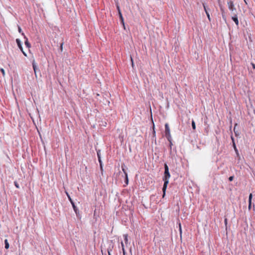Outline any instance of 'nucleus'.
Masks as SVG:
<instances>
[{
    "label": "nucleus",
    "instance_id": "nucleus-13",
    "mask_svg": "<svg viewBox=\"0 0 255 255\" xmlns=\"http://www.w3.org/2000/svg\"><path fill=\"white\" fill-rule=\"evenodd\" d=\"M5 248L8 249L9 247V243L7 239L4 240Z\"/></svg>",
    "mask_w": 255,
    "mask_h": 255
},
{
    "label": "nucleus",
    "instance_id": "nucleus-12",
    "mask_svg": "<svg viewBox=\"0 0 255 255\" xmlns=\"http://www.w3.org/2000/svg\"><path fill=\"white\" fill-rule=\"evenodd\" d=\"M119 15L121 22L123 23V25L125 26L124 20V18L122 15V12H120V13H119Z\"/></svg>",
    "mask_w": 255,
    "mask_h": 255
},
{
    "label": "nucleus",
    "instance_id": "nucleus-22",
    "mask_svg": "<svg viewBox=\"0 0 255 255\" xmlns=\"http://www.w3.org/2000/svg\"><path fill=\"white\" fill-rule=\"evenodd\" d=\"M117 8L118 9V13H120V12H121V9H120V6L118 4L117 5Z\"/></svg>",
    "mask_w": 255,
    "mask_h": 255
},
{
    "label": "nucleus",
    "instance_id": "nucleus-6",
    "mask_svg": "<svg viewBox=\"0 0 255 255\" xmlns=\"http://www.w3.org/2000/svg\"><path fill=\"white\" fill-rule=\"evenodd\" d=\"M32 67H33V70H34V74H35V77H37L36 71H37V66H36V64L34 60L33 61V62H32Z\"/></svg>",
    "mask_w": 255,
    "mask_h": 255
},
{
    "label": "nucleus",
    "instance_id": "nucleus-29",
    "mask_svg": "<svg viewBox=\"0 0 255 255\" xmlns=\"http://www.w3.org/2000/svg\"><path fill=\"white\" fill-rule=\"evenodd\" d=\"M100 167H101V169L102 170V171H103V166H102V162L101 161V162H100Z\"/></svg>",
    "mask_w": 255,
    "mask_h": 255
},
{
    "label": "nucleus",
    "instance_id": "nucleus-24",
    "mask_svg": "<svg viewBox=\"0 0 255 255\" xmlns=\"http://www.w3.org/2000/svg\"><path fill=\"white\" fill-rule=\"evenodd\" d=\"M97 155H98V160H99V162H101V157L100 156V154L99 153V152L97 153Z\"/></svg>",
    "mask_w": 255,
    "mask_h": 255
},
{
    "label": "nucleus",
    "instance_id": "nucleus-18",
    "mask_svg": "<svg viewBox=\"0 0 255 255\" xmlns=\"http://www.w3.org/2000/svg\"><path fill=\"white\" fill-rule=\"evenodd\" d=\"M126 176V178H125V183L128 185V174H126V175H125Z\"/></svg>",
    "mask_w": 255,
    "mask_h": 255
},
{
    "label": "nucleus",
    "instance_id": "nucleus-11",
    "mask_svg": "<svg viewBox=\"0 0 255 255\" xmlns=\"http://www.w3.org/2000/svg\"><path fill=\"white\" fill-rule=\"evenodd\" d=\"M72 205V207H73V208L75 212V213L76 214V215H77L78 213H79V211H78V209H77V208L76 207V206H75V203L74 202L73 203H71Z\"/></svg>",
    "mask_w": 255,
    "mask_h": 255
},
{
    "label": "nucleus",
    "instance_id": "nucleus-9",
    "mask_svg": "<svg viewBox=\"0 0 255 255\" xmlns=\"http://www.w3.org/2000/svg\"><path fill=\"white\" fill-rule=\"evenodd\" d=\"M16 42L17 43L18 47L19 48L20 50L22 51L23 50V48L22 47V45H21V42H20V40L18 39H16Z\"/></svg>",
    "mask_w": 255,
    "mask_h": 255
},
{
    "label": "nucleus",
    "instance_id": "nucleus-33",
    "mask_svg": "<svg viewBox=\"0 0 255 255\" xmlns=\"http://www.w3.org/2000/svg\"><path fill=\"white\" fill-rule=\"evenodd\" d=\"M111 250L110 251L109 249L108 250V253L109 255H112L111 254Z\"/></svg>",
    "mask_w": 255,
    "mask_h": 255
},
{
    "label": "nucleus",
    "instance_id": "nucleus-27",
    "mask_svg": "<svg viewBox=\"0 0 255 255\" xmlns=\"http://www.w3.org/2000/svg\"><path fill=\"white\" fill-rule=\"evenodd\" d=\"M18 32H19V33H21V32L22 30H21V28H20V26H18Z\"/></svg>",
    "mask_w": 255,
    "mask_h": 255
},
{
    "label": "nucleus",
    "instance_id": "nucleus-17",
    "mask_svg": "<svg viewBox=\"0 0 255 255\" xmlns=\"http://www.w3.org/2000/svg\"><path fill=\"white\" fill-rule=\"evenodd\" d=\"M121 245H122V250H123V254L125 255V250L124 245V243H123V242H121Z\"/></svg>",
    "mask_w": 255,
    "mask_h": 255
},
{
    "label": "nucleus",
    "instance_id": "nucleus-34",
    "mask_svg": "<svg viewBox=\"0 0 255 255\" xmlns=\"http://www.w3.org/2000/svg\"><path fill=\"white\" fill-rule=\"evenodd\" d=\"M244 0V1H245V3H246V4H247V2L246 0Z\"/></svg>",
    "mask_w": 255,
    "mask_h": 255
},
{
    "label": "nucleus",
    "instance_id": "nucleus-21",
    "mask_svg": "<svg viewBox=\"0 0 255 255\" xmlns=\"http://www.w3.org/2000/svg\"><path fill=\"white\" fill-rule=\"evenodd\" d=\"M0 70L3 76L4 77L5 76V72L4 69L3 68H1Z\"/></svg>",
    "mask_w": 255,
    "mask_h": 255
},
{
    "label": "nucleus",
    "instance_id": "nucleus-10",
    "mask_svg": "<svg viewBox=\"0 0 255 255\" xmlns=\"http://www.w3.org/2000/svg\"><path fill=\"white\" fill-rule=\"evenodd\" d=\"M252 194L251 193L249 195V209H250L251 207V204H252Z\"/></svg>",
    "mask_w": 255,
    "mask_h": 255
},
{
    "label": "nucleus",
    "instance_id": "nucleus-19",
    "mask_svg": "<svg viewBox=\"0 0 255 255\" xmlns=\"http://www.w3.org/2000/svg\"><path fill=\"white\" fill-rule=\"evenodd\" d=\"M124 166H125V165H122V170L124 172V173H125V175H126V174H127L125 168H124Z\"/></svg>",
    "mask_w": 255,
    "mask_h": 255
},
{
    "label": "nucleus",
    "instance_id": "nucleus-1",
    "mask_svg": "<svg viewBox=\"0 0 255 255\" xmlns=\"http://www.w3.org/2000/svg\"><path fill=\"white\" fill-rule=\"evenodd\" d=\"M164 175L163 177V180L164 181V185L162 188V191H163V197H164L165 195V191L167 188V185L169 182V179L170 177V174L169 172V168L167 165V164H164Z\"/></svg>",
    "mask_w": 255,
    "mask_h": 255
},
{
    "label": "nucleus",
    "instance_id": "nucleus-3",
    "mask_svg": "<svg viewBox=\"0 0 255 255\" xmlns=\"http://www.w3.org/2000/svg\"><path fill=\"white\" fill-rule=\"evenodd\" d=\"M227 5L229 9L232 11L236 10V8L235 6L234 2L232 0H227Z\"/></svg>",
    "mask_w": 255,
    "mask_h": 255
},
{
    "label": "nucleus",
    "instance_id": "nucleus-20",
    "mask_svg": "<svg viewBox=\"0 0 255 255\" xmlns=\"http://www.w3.org/2000/svg\"><path fill=\"white\" fill-rule=\"evenodd\" d=\"M14 184L15 186L17 188H19V184H18V183L16 181H15V182H14Z\"/></svg>",
    "mask_w": 255,
    "mask_h": 255
},
{
    "label": "nucleus",
    "instance_id": "nucleus-15",
    "mask_svg": "<svg viewBox=\"0 0 255 255\" xmlns=\"http://www.w3.org/2000/svg\"><path fill=\"white\" fill-rule=\"evenodd\" d=\"M124 240H125V244H127L128 243V235L127 234L124 235Z\"/></svg>",
    "mask_w": 255,
    "mask_h": 255
},
{
    "label": "nucleus",
    "instance_id": "nucleus-8",
    "mask_svg": "<svg viewBox=\"0 0 255 255\" xmlns=\"http://www.w3.org/2000/svg\"><path fill=\"white\" fill-rule=\"evenodd\" d=\"M203 5L204 9V10H205V12H206V15H207V17H208V18L209 20L210 21H211V18H210V14H209V12H208L207 11V10L206 5H205V4H204V3L203 4Z\"/></svg>",
    "mask_w": 255,
    "mask_h": 255
},
{
    "label": "nucleus",
    "instance_id": "nucleus-30",
    "mask_svg": "<svg viewBox=\"0 0 255 255\" xmlns=\"http://www.w3.org/2000/svg\"><path fill=\"white\" fill-rule=\"evenodd\" d=\"M21 52H22V53L23 54V55L25 56H27V54L26 53L23 51V50L22 51H21Z\"/></svg>",
    "mask_w": 255,
    "mask_h": 255
},
{
    "label": "nucleus",
    "instance_id": "nucleus-7",
    "mask_svg": "<svg viewBox=\"0 0 255 255\" xmlns=\"http://www.w3.org/2000/svg\"><path fill=\"white\" fill-rule=\"evenodd\" d=\"M219 6H220V10H221V11L222 12V15L223 18L224 19H226V16L225 15V11H224V7L220 3H219Z\"/></svg>",
    "mask_w": 255,
    "mask_h": 255
},
{
    "label": "nucleus",
    "instance_id": "nucleus-4",
    "mask_svg": "<svg viewBox=\"0 0 255 255\" xmlns=\"http://www.w3.org/2000/svg\"><path fill=\"white\" fill-rule=\"evenodd\" d=\"M232 19L235 22V23H236V25L238 26L239 24V20H238V18L237 15V14H234L232 16Z\"/></svg>",
    "mask_w": 255,
    "mask_h": 255
},
{
    "label": "nucleus",
    "instance_id": "nucleus-28",
    "mask_svg": "<svg viewBox=\"0 0 255 255\" xmlns=\"http://www.w3.org/2000/svg\"><path fill=\"white\" fill-rule=\"evenodd\" d=\"M251 65H252V67H253V68L254 69H255V64L254 63H251Z\"/></svg>",
    "mask_w": 255,
    "mask_h": 255
},
{
    "label": "nucleus",
    "instance_id": "nucleus-25",
    "mask_svg": "<svg viewBox=\"0 0 255 255\" xmlns=\"http://www.w3.org/2000/svg\"><path fill=\"white\" fill-rule=\"evenodd\" d=\"M234 176H230L229 178V180L230 181H232L234 179Z\"/></svg>",
    "mask_w": 255,
    "mask_h": 255
},
{
    "label": "nucleus",
    "instance_id": "nucleus-2",
    "mask_svg": "<svg viewBox=\"0 0 255 255\" xmlns=\"http://www.w3.org/2000/svg\"><path fill=\"white\" fill-rule=\"evenodd\" d=\"M165 134L168 140L171 141V134L169 125L167 123L165 125Z\"/></svg>",
    "mask_w": 255,
    "mask_h": 255
},
{
    "label": "nucleus",
    "instance_id": "nucleus-35",
    "mask_svg": "<svg viewBox=\"0 0 255 255\" xmlns=\"http://www.w3.org/2000/svg\"><path fill=\"white\" fill-rule=\"evenodd\" d=\"M225 222H227V219H225Z\"/></svg>",
    "mask_w": 255,
    "mask_h": 255
},
{
    "label": "nucleus",
    "instance_id": "nucleus-31",
    "mask_svg": "<svg viewBox=\"0 0 255 255\" xmlns=\"http://www.w3.org/2000/svg\"><path fill=\"white\" fill-rule=\"evenodd\" d=\"M179 231H180V233H181L182 230H181V226L180 223L179 224Z\"/></svg>",
    "mask_w": 255,
    "mask_h": 255
},
{
    "label": "nucleus",
    "instance_id": "nucleus-16",
    "mask_svg": "<svg viewBox=\"0 0 255 255\" xmlns=\"http://www.w3.org/2000/svg\"><path fill=\"white\" fill-rule=\"evenodd\" d=\"M192 127L194 130H195L196 129L195 123L193 120H192Z\"/></svg>",
    "mask_w": 255,
    "mask_h": 255
},
{
    "label": "nucleus",
    "instance_id": "nucleus-23",
    "mask_svg": "<svg viewBox=\"0 0 255 255\" xmlns=\"http://www.w3.org/2000/svg\"><path fill=\"white\" fill-rule=\"evenodd\" d=\"M130 60H131V62L132 67H133L134 63H133V59H132V57H130Z\"/></svg>",
    "mask_w": 255,
    "mask_h": 255
},
{
    "label": "nucleus",
    "instance_id": "nucleus-26",
    "mask_svg": "<svg viewBox=\"0 0 255 255\" xmlns=\"http://www.w3.org/2000/svg\"><path fill=\"white\" fill-rule=\"evenodd\" d=\"M63 43H62L60 45V50L61 51H63Z\"/></svg>",
    "mask_w": 255,
    "mask_h": 255
},
{
    "label": "nucleus",
    "instance_id": "nucleus-32",
    "mask_svg": "<svg viewBox=\"0 0 255 255\" xmlns=\"http://www.w3.org/2000/svg\"><path fill=\"white\" fill-rule=\"evenodd\" d=\"M153 134L154 135H155V130H154V126L153 125Z\"/></svg>",
    "mask_w": 255,
    "mask_h": 255
},
{
    "label": "nucleus",
    "instance_id": "nucleus-14",
    "mask_svg": "<svg viewBox=\"0 0 255 255\" xmlns=\"http://www.w3.org/2000/svg\"><path fill=\"white\" fill-rule=\"evenodd\" d=\"M66 193V194L67 195V197H68V198L69 199V200L70 201V203H73V201L72 200V199H71L70 196L69 195V193L67 192H65Z\"/></svg>",
    "mask_w": 255,
    "mask_h": 255
},
{
    "label": "nucleus",
    "instance_id": "nucleus-5",
    "mask_svg": "<svg viewBox=\"0 0 255 255\" xmlns=\"http://www.w3.org/2000/svg\"><path fill=\"white\" fill-rule=\"evenodd\" d=\"M22 34L24 36V39H25V41L24 42L25 45L27 48H29L31 47V45L28 41L27 38L24 35L23 33H22Z\"/></svg>",
    "mask_w": 255,
    "mask_h": 255
}]
</instances>
